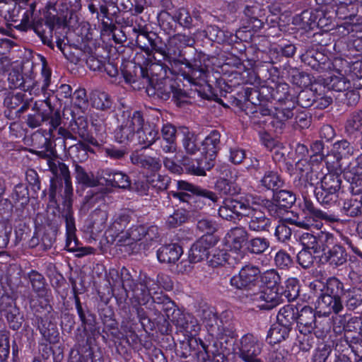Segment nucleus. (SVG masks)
I'll list each match as a JSON object with an SVG mask.
<instances>
[{"mask_svg":"<svg viewBox=\"0 0 362 362\" xmlns=\"http://www.w3.org/2000/svg\"><path fill=\"white\" fill-rule=\"evenodd\" d=\"M334 70L325 79V84L335 91H343L351 88H362V63L354 62L350 64L346 60L335 59Z\"/></svg>","mask_w":362,"mask_h":362,"instance_id":"obj_1","label":"nucleus"},{"mask_svg":"<svg viewBox=\"0 0 362 362\" xmlns=\"http://www.w3.org/2000/svg\"><path fill=\"white\" fill-rule=\"evenodd\" d=\"M310 288L320 295L315 302V306L318 316H328L334 313L338 314L344 308L341 295L344 293L343 284L337 278L329 279L326 284L315 281L310 284Z\"/></svg>","mask_w":362,"mask_h":362,"instance_id":"obj_2","label":"nucleus"},{"mask_svg":"<svg viewBox=\"0 0 362 362\" xmlns=\"http://www.w3.org/2000/svg\"><path fill=\"white\" fill-rule=\"evenodd\" d=\"M291 221L293 224L299 228L320 229L322 221L334 222L337 221V218L334 215L327 214L320 209H316L310 200L304 198L303 202L300 204V212Z\"/></svg>","mask_w":362,"mask_h":362,"instance_id":"obj_3","label":"nucleus"},{"mask_svg":"<svg viewBox=\"0 0 362 362\" xmlns=\"http://www.w3.org/2000/svg\"><path fill=\"white\" fill-rule=\"evenodd\" d=\"M131 160L134 164L139 165L151 172V175L146 176L147 184L141 185V191H146L148 185L158 190L167 188L170 182V178L168 176L157 173L161 167L159 160L150 156L139 155L138 153H134L131 156Z\"/></svg>","mask_w":362,"mask_h":362,"instance_id":"obj_4","label":"nucleus"},{"mask_svg":"<svg viewBox=\"0 0 362 362\" xmlns=\"http://www.w3.org/2000/svg\"><path fill=\"white\" fill-rule=\"evenodd\" d=\"M177 192H170L169 195L182 202H200L202 199H206L213 202L217 201V197L213 192L201 189L186 181L180 180L177 182Z\"/></svg>","mask_w":362,"mask_h":362,"instance_id":"obj_5","label":"nucleus"},{"mask_svg":"<svg viewBox=\"0 0 362 362\" xmlns=\"http://www.w3.org/2000/svg\"><path fill=\"white\" fill-rule=\"evenodd\" d=\"M264 207L259 203V199L252 196V201L247 202L246 209L242 211V216L250 218L248 226L251 230L264 231L270 226V221L262 211Z\"/></svg>","mask_w":362,"mask_h":362,"instance_id":"obj_6","label":"nucleus"},{"mask_svg":"<svg viewBox=\"0 0 362 362\" xmlns=\"http://www.w3.org/2000/svg\"><path fill=\"white\" fill-rule=\"evenodd\" d=\"M140 71L146 83L152 88V90L151 88H147L148 94H156L163 100L168 99L171 93L174 98H177L183 95L182 90L175 81L168 78L154 84L153 79L149 78L147 71H144L142 67L140 68Z\"/></svg>","mask_w":362,"mask_h":362,"instance_id":"obj_7","label":"nucleus"},{"mask_svg":"<svg viewBox=\"0 0 362 362\" xmlns=\"http://www.w3.org/2000/svg\"><path fill=\"white\" fill-rule=\"evenodd\" d=\"M262 343L252 334H245L240 340L234 349L245 362H262L257 356L262 351Z\"/></svg>","mask_w":362,"mask_h":362,"instance_id":"obj_8","label":"nucleus"},{"mask_svg":"<svg viewBox=\"0 0 362 362\" xmlns=\"http://www.w3.org/2000/svg\"><path fill=\"white\" fill-rule=\"evenodd\" d=\"M143 122V117L139 112L135 111L132 116L128 115L127 119L123 121L120 127L115 132V139L121 144L133 142L134 144L136 129H139Z\"/></svg>","mask_w":362,"mask_h":362,"instance_id":"obj_9","label":"nucleus"},{"mask_svg":"<svg viewBox=\"0 0 362 362\" xmlns=\"http://www.w3.org/2000/svg\"><path fill=\"white\" fill-rule=\"evenodd\" d=\"M248 241V233L243 227L231 228L226 235L224 243L229 251L242 258L245 252Z\"/></svg>","mask_w":362,"mask_h":362,"instance_id":"obj_10","label":"nucleus"},{"mask_svg":"<svg viewBox=\"0 0 362 362\" xmlns=\"http://www.w3.org/2000/svg\"><path fill=\"white\" fill-rule=\"evenodd\" d=\"M298 239L303 249L312 250L314 254L325 250V245L329 247L334 243V236L329 233L323 231L319 233L317 236L305 232L298 235Z\"/></svg>","mask_w":362,"mask_h":362,"instance_id":"obj_11","label":"nucleus"},{"mask_svg":"<svg viewBox=\"0 0 362 362\" xmlns=\"http://www.w3.org/2000/svg\"><path fill=\"white\" fill-rule=\"evenodd\" d=\"M249 201H252V195L241 197L239 200L227 198L220 206L218 214L223 219L228 221L239 219L240 216H243L241 212L246 209Z\"/></svg>","mask_w":362,"mask_h":362,"instance_id":"obj_12","label":"nucleus"},{"mask_svg":"<svg viewBox=\"0 0 362 362\" xmlns=\"http://www.w3.org/2000/svg\"><path fill=\"white\" fill-rule=\"evenodd\" d=\"M44 145L45 146V149L35 151V154H37L40 158L47 159L49 168L54 173L57 174V166L59 167L60 173L64 178L66 187L68 188L71 185L68 167L65 164L55 160L56 151L54 148L52 147L49 141L47 138H44Z\"/></svg>","mask_w":362,"mask_h":362,"instance_id":"obj_13","label":"nucleus"},{"mask_svg":"<svg viewBox=\"0 0 362 362\" xmlns=\"http://www.w3.org/2000/svg\"><path fill=\"white\" fill-rule=\"evenodd\" d=\"M259 274L258 267L246 265L230 279V285L237 289H250L258 282Z\"/></svg>","mask_w":362,"mask_h":362,"instance_id":"obj_14","label":"nucleus"},{"mask_svg":"<svg viewBox=\"0 0 362 362\" xmlns=\"http://www.w3.org/2000/svg\"><path fill=\"white\" fill-rule=\"evenodd\" d=\"M218 238L214 235H202L191 247L189 258L192 262H199L206 258L214 250Z\"/></svg>","mask_w":362,"mask_h":362,"instance_id":"obj_15","label":"nucleus"},{"mask_svg":"<svg viewBox=\"0 0 362 362\" xmlns=\"http://www.w3.org/2000/svg\"><path fill=\"white\" fill-rule=\"evenodd\" d=\"M345 180L350 183L351 192L354 195L362 192V154L351 162L344 170Z\"/></svg>","mask_w":362,"mask_h":362,"instance_id":"obj_16","label":"nucleus"},{"mask_svg":"<svg viewBox=\"0 0 362 362\" xmlns=\"http://www.w3.org/2000/svg\"><path fill=\"white\" fill-rule=\"evenodd\" d=\"M173 71L193 84H200L202 82H206L208 78L207 69L196 68L188 62L175 64Z\"/></svg>","mask_w":362,"mask_h":362,"instance_id":"obj_17","label":"nucleus"},{"mask_svg":"<svg viewBox=\"0 0 362 362\" xmlns=\"http://www.w3.org/2000/svg\"><path fill=\"white\" fill-rule=\"evenodd\" d=\"M315 313L313 308L309 306H304L299 311L297 315V327L298 331L307 335L311 334L316 327Z\"/></svg>","mask_w":362,"mask_h":362,"instance_id":"obj_18","label":"nucleus"},{"mask_svg":"<svg viewBox=\"0 0 362 362\" xmlns=\"http://www.w3.org/2000/svg\"><path fill=\"white\" fill-rule=\"evenodd\" d=\"M158 139V129L156 125L153 124H144L143 121L141 127L136 129L134 144H140L143 146V148H147L155 143Z\"/></svg>","mask_w":362,"mask_h":362,"instance_id":"obj_19","label":"nucleus"},{"mask_svg":"<svg viewBox=\"0 0 362 362\" xmlns=\"http://www.w3.org/2000/svg\"><path fill=\"white\" fill-rule=\"evenodd\" d=\"M57 2H48L46 6L47 18H49L45 23H71L78 21L77 16L72 10L66 8V11L59 12L56 8Z\"/></svg>","mask_w":362,"mask_h":362,"instance_id":"obj_20","label":"nucleus"},{"mask_svg":"<svg viewBox=\"0 0 362 362\" xmlns=\"http://www.w3.org/2000/svg\"><path fill=\"white\" fill-rule=\"evenodd\" d=\"M129 222V217L125 213L115 215L105 233L107 243H113L119 235L123 232Z\"/></svg>","mask_w":362,"mask_h":362,"instance_id":"obj_21","label":"nucleus"},{"mask_svg":"<svg viewBox=\"0 0 362 362\" xmlns=\"http://www.w3.org/2000/svg\"><path fill=\"white\" fill-rule=\"evenodd\" d=\"M182 164L185 170L190 174L202 176L205 175V170H209L213 163L205 157L190 158L189 157L183 158Z\"/></svg>","mask_w":362,"mask_h":362,"instance_id":"obj_22","label":"nucleus"},{"mask_svg":"<svg viewBox=\"0 0 362 362\" xmlns=\"http://www.w3.org/2000/svg\"><path fill=\"white\" fill-rule=\"evenodd\" d=\"M219 143L220 134L217 131H212L202 142V156L205 157L206 160H209L213 163L218 149Z\"/></svg>","mask_w":362,"mask_h":362,"instance_id":"obj_23","label":"nucleus"},{"mask_svg":"<svg viewBox=\"0 0 362 362\" xmlns=\"http://www.w3.org/2000/svg\"><path fill=\"white\" fill-rule=\"evenodd\" d=\"M258 298L265 302L262 307L271 309L282 301V291L279 287H264Z\"/></svg>","mask_w":362,"mask_h":362,"instance_id":"obj_24","label":"nucleus"},{"mask_svg":"<svg viewBox=\"0 0 362 362\" xmlns=\"http://www.w3.org/2000/svg\"><path fill=\"white\" fill-rule=\"evenodd\" d=\"M326 245H325V250H322V257L325 261L334 266H339L346 262L347 254L342 246L334 245L332 248H328L327 250H326Z\"/></svg>","mask_w":362,"mask_h":362,"instance_id":"obj_25","label":"nucleus"},{"mask_svg":"<svg viewBox=\"0 0 362 362\" xmlns=\"http://www.w3.org/2000/svg\"><path fill=\"white\" fill-rule=\"evenodd\" d=\"M182 252L180 246L171 244L161 247L157 252V257L160 262L175 263L180 259Z\"/></svg>","mask_w":362,"mask_h":362,"instance_id":"obj_26","label":"nucleus"},{"mask_svg":"<svg viewBox=\"0 0 362 362\" xmlns=\"http://www.w3.org/2000/svg\"><path fill=\"white\" fill-rule=\"evenodd\" d=\"M291 327L283 323L276 322L270 327L268 334L267 341L271 344H275L285 340L289 334Z\"/></svg>","mask_w":362,"mask_h":362,"instance_id":"obj_27","label":"nucleus"},{"mask_svg":"<svg viewBox=\"0 0 362 362\" xmlns=\"http://www.w3.org/2000/svg\"><path fill=\"white\" fill-rule=\"evenodd\" d=\"M107 217V211L105 209H95L91 214L90 228L92 234L98 235L104 230Z\"/></svg>","mask_w":362,"mask_h":362,"instance_id":"obj_28","label":"nucleus"},{"mask_svg":"<svg viewBox=\"0 0 362 362\" xmlns=\"http://www.w3.org/2000/svg\"><path fill=\"white\" fill-rule=\"evenodd\" d=\"M298 309L291 305H286L280 309L277 315V322L283 323L291 327V324L297 320V315L299 313Z\"/></svg>","mask_w":362,"mask_h":362,"instance_id":"obj_29","label":"nucleus"},{"mask_svg":"<svg viewBox=\"0 0 362 362\" xmlns=\"http://www.w3.org/2000/svg\"><path fill=\"white\" fill-rule=\"evenodd\" d=\"M158 20L161 23L165 21L170 23V21L177 23H190L192 21L189 13L185 8L179 9L173 16H171L167 11H162L158 15Z\"/></svg>","mask_w":362,"mask_h":362,"instance_id":"obj_30","label":"nucleus"},{"mask_svg":"<svg viewBox=\"0 0 362 362\" xmlns=\"http://www.w3.org/2000/svg\"><path fill=\"white\" fill-rule=\"evenodd\" d=\"M182 134H184L182 144L187 154L193 156L197 151H202L199 147V142H198L197 135L190 132L187 128L182 129Z\"/></svg>","mask_w":362,"mask_h":362,"instance_id":"obj_31","label":"nucleus"},{"mask_svg":"<svg viewBox=\"0 0 362 362\" xmlns=\"http://www.w3.org/2000/svg\"><path fill=\"white\" fill-rule=\"evenodd\" d=\"M343 296L349 310H354L362 304V291L359 288L348 289L344 291Z\"/></svg>","mask_w":362,"mask_h":362,"instance_id":"obj_32","label":"nucleus"},{"mask_svg":"<svg viewBox=\"0 0 362 362\" xmlns=\"http://www.w3.org/2000/svg\"><path fill=\"white\" fill-rule=\"evenodd\" d=\"M259 184L263 189L274 190L281 186L282 182L276 172L269 170L261 178Z\"/></svg>","mask_w":362,"mask_h":362,"instance_id":"obj_33","label":"nucleus"},{"mask_svg":"<svg viewBox=\"0 0 362 362\" xmlns=\"http://www.w3.org/2000/svg\"><path fill=\"white\" fill-rule=\"evenodd\" d=\"M105 175H107L106 177L107 182H109L112 186L120 188H126L130 185L129 177L122 172H107Z\"/></svg>","mask_w":362,"mask_h":362,"instance_id":"obj_34","label":"nucleus"},{"mask_svg":"<svg viewBox=\"0 0 362 362\" xmlns=\"http://www.w3.org/2000/svg\"><path fill=\"white\" fill-rule=\"evenodd\" d=\"M315 196L319 203L327 206H331L337 202L339 192L325 190V189L317 187L315 189Z\"/></svg>","mask_w":362,"mask_h":362,"instance_id":"obj_35","label":"nucleus"},{"mask_svg":"<svg viewBox=\"0 0 362 362\" xmlns=\"http://www.w3.org/2000/svg\"><path fill=\"white\" fill-rule=\"evenodd\" d=\"M269 247V242L265 238H255L247 241L246 251L252 254H262Z\"/></svg>","mask_w":362,"mask_h":362,"instance_id":"obj_36","label":"nucleus"},{"mask_svg":"<svg viewBox=\"0 0 362 362\" xmlns=\"http://www.w3.org/2000/svg\"><path fill=\"white\" fill-rule=\"evenodd\" d=\"M341 186V179L339 176L334 173H328L325 175L321 180V185L319 188L325 189L332 192H339Z\"/></svg>","mask_w":362,"mask_h":362,"instance_id":"obj_37","label":"nucleus"},{"mask_svg":"<svg viewBox=\"0 0 362 362\" xmlns=\"http://www.w3.org/2000/svg\"><path fill=\"white\" fill-rule=\"evenodd\" d=\"M362 207L361 197H351L344 201L343 204V210L344 213L351 216H355L361 213Z\"/></svg>","mask_w":362,"mask_h":362,"instance_id":"obj_38","label":"nucleus"},{"mask_svg":"<svg viewBox=\"0 0 362 362\" xmlns=\"http://www.w3.org/2000/svg\"><path fill=\"white\" fill-rule=\"evenodd\" d=\"M206 258L209 266L217 267L223 265L228 261V254L223 250L215 248Z\"/></svg>","mask_w":362,"mask_h":362,"instance_id":"obj_39","label":"nucleus"},{"mask_svg":"<svg viewBox=\"0 0 362 362\" xmlns=\"http://www.w3.org/2000/svg\"><path fill=\"white\" fill-rule=\"evenodd\" d=\"M332 151L337 160L348 157L353 153L350 144L346 140L334 143Z\"/></svg>","mask_w":362,"mask_h":362,"instance_id":"obj_40","label":"nucleus"},{"mask_svg":"<svg viewBox=\"0 0 362 362\" xmlns=\"http://www.w3.org/2000/svg\"><path fill=\"white\" fill-rule=\"evenodd\" d=\"M345 129L349 134H355L362 131V113L353 115L346 122Z\"/></svg>","mask_w":362,"mask_h":362,"instance_id":"obj_41","label":"nucleus"},{"mask_svg":"<svg viewBox=\"0 0 362 362\" xmlns=\"http://www.w3.org/2000/svg\"><path fill=\"white\" fill-rule=\"evenodd\" d=\"M6 319L11 328L13 330L18 329L23 322V316L19 312V309L16 306H11L6 313Z\"/></svg>","mask_w":362,"mask_h":362,"instance_id":"obj_42","label":"nucleus"},{"mask_svg":"<svg viewBox=\"0 0 362 362\" xmlns=\"http://www.w3.org/2000/svg\"><path fill=\"white\" fill-rule=\"evenodd\" d=\"M47 322H42L40 326V331L42 336L50 343H55L59 337V332L54 325L49 322L48 326L46 327Z\"/></svg>","mask_w":362,"mask_h":362,"instance_id":"obj_43","label":"nucleus"},{"mask_svg":"<svg viewBox=\"0 0 362 362\" xmlns=\"http://www.w3.org/2000/svg\"><path fill=\"white\" fill-rule=\"evenodd\" d=\"M264 287H279V275L274 269L267 270L259 276Z\"/></svg>","mask_w":362,"mask_h":362,"instance_id":"obj_44","label":"nucleus"},{"mask_svg":"<svg viewBox=\"0 0 362 362\" xmlns=\"http://www.w3.org/2000/svg\"><path fill=\"white\" fill-rule=\"evenodd\" d=\"M65 222L66 235V244L69 245L71 244V241L76 239L75 221L73 215L70 212H68L66 214Z\"/></svg>","mask_w":362,"mask_h":362,"instance_id":"obj_45","label":"nucleus"},{"mask_svg":"<svg viewBox=\"0 0 362 362\" xmlns=\"http://www.w3.org/2000/svg\"><path fill=\"white\" fill-rule=\"evenodd\" d=\"M66 248L69 252H76V256L81 257L86 255L94 254L95 249L92 247H78V240L71 241L69 245L66 244Z\"/></svg>","mask_w":362,"mask_h":362,"instance_id":"obj_46","label":"nucleus"},{"mask_svg":"<svg viewBox=\"0 0 362 362\" xmlns=\"http://www.w3.org/2000/svg\"><path fill=\"white\" fill-rule=\"evenodd\" d=\"M156 230L155 228H151L149 230H146V227L144 226H136L131 228L130 230L127 233L129 237L127 238L129 240L138 241L141 240L146 235L150 236L149 232L154 231Z\"/></svg>","mask_w":362,"mask_h":362,"instance_id":"obj_47","label":"nucleus"},{"mask_svg":"<svg viewBox=\"0 0 362 362\" xmlns=\"http://www.w3.org/2000/svg\"><path fill=\"white\" fill-rule=\"evenodd\" d=\"M299 286L298 281L296 278L288 279L286 281V290L284 291V296L288 300H293L298 296Z\"/></svg>","mask_w":362,"mask_h":362,"instance_id":"obj_48","label":"nucleus"},{"mask_svg":"<svg viewBox=\"0 0 362 362\" xmlns=\"http://www.w3.org/2000/svg\"><path fill=\"white\" fill-rule=\"evenodd\" d=\"M76 178L78 182L88 187H93L97 184L93 175L86 173L83 168L78 165L76 166Z\"/></svg>","mask_w":362,"mask_h":362,"instance_id":"obj_49","label":"nucleus"},{"mask_svg":"<svg viewBox=\"0 0 362 362\" xmlns=\"http://www.w3.org/2000/svg\"><path fill=\"white\" fill-rule=\"evenodd\" d=\"M187 219V214L185 210L177 209L168 216L166 224L170 228H175L184 223Z\"/></svg>","mask_w":362,"mask_h":362,"instance_id":"obj_50","label":"nucleus"},{"mask_svg":"<svg viewBox=\"0 0 362 362\" xmlns=\"http://www.w3.org/2000/svg\"><path fill=\"white\" fill-rule=\"evenodd\" d=\"M11 231L12 226L8 222L0 221V248L7 246Z\"/></svg>","mask_w":362,"mask_h":362,"instance_id":"obj_51","label":"nucleus"},{"mask_svg":"<svg viewBox=\"0 0 362 362\" xmlns=\"http://www.w3.org/2000/svg\"><path fill=\"white\" fill-rule=\"evenodd\" d=\"M297 259L302 267L308 268L314 262L313 252L310 250L302 249L298 253Z\"/></svg>","mask_w":362,"mask_h":362,"instance_id":"obj_52","label":"nucleus"},{"mask_svg":"<svg viewBox=\"0 0 362 362\" xmlns=\"http://www.w3.org/2000/svg\"><path fill=\"white\" fill-rule=\"evenodd\" d=\"M216 188L223 194H234L239 189L226 179H220L216 183Z\"/></svg>","mask_w":362,"mask_h":362,"instance_id":"obj_53","label":"nucleus"},{"mask_svg":"<svg viewBox=\"0 0 362 362\" xmlns=\"http://www.w3.org/2000/svg\"><path fill=\"white\" fill-rule=\"evenodd\" d=\"M276 199L281 206L286 208L291 206L296 201L295 195L287 190H280L276 194Z\"/></svg>","mask_w":362,"mask_h":362,"instance_id":"obj_54","label":"nucleus"},{"mask_svg":"<svg viewBox=\"0 0 362 362\" xmlns=\"http://www.w3.org/2000/svg\"><path fill=\"white\" fill-rule=\"evenodd\" d=\"M146 287L147 291L144 292V297L140 300V303H145L146 301L148 300V298L151 297L153 299V301L160 303V301H157L153 297V295L158 293V286L156 283H155L153 280H148L146 282Z\"/></svg>","mask_w":362,"mask_h":362,"instance_id":"obj_55","label":"nucleus"},{"mask_svg":"<svg viewBox=\"0 0 362 362\" xmlns=\"http://www.w3.org/2000/svg\"><path fill=\"white\" fill-rule=\"evenodd\" d=\"M197 228L205 235H213L216 230V224L209 218H203L198 221Z\"/></svg>","mask_w":362,"mask_h":362,"instance_id":"obj_56","label":"nucleus"},{"mask_svg":"<svg viewBox=\"0 0 362 362\" xmlns=\"http://www.w3.org/2000/svg\"><path fill=\"white\" fill-rule=\"evenodd\" d=\"M93 104L98 109H105L110 107L109 96L105 93H100L93 98Z\"/></svg>","mask_w":362,"mask_h":362,"instance_id":"obj_57","label":"nucleus"},{"mask_svg":"<svg viewBox=\"0 0 362 362\" xmlns=\"http://www.w3.org/2000/svg\"><path fill=\"white\" fill-rule=\"evenodd\" d=\"M162 136L165 142H175L176 129L174 126L167 123L161 129Z\"/></svg>","mask_w":362,"mask_h":362,"instance_id":"obj_58","label":"nucleus"},{"mask_svg":"<svg viewBox=\"0 0 362 362\" xmlns=\"http://www.w3.org/2000/svg\"><path fill=\"white\" fill-rule=\"evenodd\" d=\"M296 169L299 171L301 177L308 179L312 168L306 158H301L296 163Z\"/></svg>","mask_w":362,"mask_h":362,"instance_id":"obj_59","label":"nucleus"},{"mask_svg":"<svg viewBox=\"0 0 362 362\" xmlns=\"http://www.w3.org/2000/svg\"><path fill=\"white\" fill-rule=\"evenodd\" d=\"M275 263L281 269L287 268L291 264L290 256L284 251H279L275 256Z\"/></svg>","mask_w":362,"mask_h":362,"instance_id":"obj_60","label":"nucleus"},{"mask_svg":"<svg viewBox=\"0 0 362 362\" xmlns=\"http://www.w3.org/2000/svg\"><path fill=\"white\" fill-rule=\"evenodd\" d=\"M10 352L9 340L7 336H0V361L4 362L8 358Z\"/></svg>","mask_w":362,"mask_h":362,"instance_id":"obj_61","label":"nucleus"},{"mask_svg":"<svg viewBox=\"0 0 362 362\" xmlns=\"http://www.w3.org/2000/svg\"><path fill=\"white\" fill-rule=\"evenodd\" d=\"M275 235L280 241L284 242L290 238L291 230L284 223H281L276 228Z\"/></svg>","mask_w":362,"mask_h":362,"instance_id":"obj_62","label":"nucleus"},{"mask_svg":"<svg viewBox=\"0 0 362 362\" xmlns=\"http://www.w3.org/2000/svg\"><path fill=\"white\" fill-rule=\"evenodd\" d=\"M23 101V95L21 93L8 96L4 100V104L10 109H15L20 105Z\"/></svg>","mask_w":362,"mask_h":362,"instance_id":"obj_63","label":"nucleus"},{"mask_svg":"<svg viewBox=\"0 0 362 362\" xmlns=\"http://www.w3.org/2000/svg\"><path fill=\"white\" fill-rule=\"evenodd\" d=\"M330 354V350L328 348L317 349L313 356L312 362H325Z\"/></svg>","mask_w":362,"mask_h":362,"instance_id":"obj_64","label":"nucleus"}]
</instances>
